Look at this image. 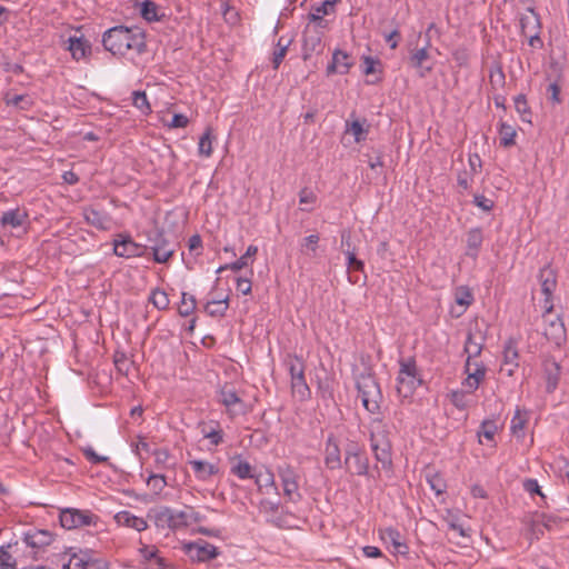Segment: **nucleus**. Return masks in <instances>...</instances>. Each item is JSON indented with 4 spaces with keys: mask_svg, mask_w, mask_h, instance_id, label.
<instances>
[{
    "mask_svg": "<svg viewBox=\"0 0 569 569\" xmlns=\"http://www.w3.org/2000/svg\"><path fill=\"white\" fill-rule=\"evenodd\" d=\"M257 252H258V247L250 244L247 248L246 253L242 254L237 261L219 267L217 272L220 273L228 269H230L232 271H239L249 264V259L254 257L257 254Z\"/></svg>",
    "mask_w": 569,
    "mask_h": 569,
    "instance_id": "nucleus-26",
    "label": "nucleus"
},
{
    "mask_svg": "<svg viewBox=\"0 0 569 569\" xmlns=\"http://www.w3.org/2000/svg\"><path fill=\"white\" fill-rule=\"evenodd\" d=\"M539 279L541 282V291L546 296V306L551 305V296L556 288L557 281L552 269L543 268L540 270Z\"/></svg>",
    "mask_w": 569,
    "mask_h": 569,
    "instance_id": "nucleus-22",
    "label": "nucleus"
},
{
    "mask_svg": "<svg viewBox=\"0 0 569 569\" xmlns=\"http://www.w3.org/2000/svg\"><path fill=\"white\" fill-rule=\"evenodd\" d=\"M325 453V463L327 468L331 470L341 468L342 462L339 442L333 435H330L326 441Z\"/></svg>",
    "mask_w": 569,
    "mask_h": 569,
    "instance_id": "nucleus-15",
    "label": "nucleus"
},
{
    "mask_svg": "<svg viewBox=\"0 0 569 569\" xmlns=\"http://www.w3.org/2000/svg\"><path fill=\"white\" fill-rule=\"evenodd\" d=\"M196 306V298L187 292H182L181 302L178 308L179 315L182 317L190 316L193 313Z\"/></svg>",
    "mask_w": 569,
    "mask_h": 569,
    "instance_id": "nucleus-41",
    "label": "nucleus"
},
{
    "mask_svg": "<svg viewBox=\"0 0 569 569\" xmlns=\"http://www.w3.org/2000/svg\"><path fill=\"white\" fill-rule=\"evenodd\" d=\"M83 217L88 223L91 226L107 230L109 229L110 218L108 214L94 209V208H86L83 210Z\"/></svg>",
    "mask_w": 569,
    "mask_h": 569,
    "instance_id": "nucleus-23",
    "label": "nucleus"
},
{
    "mask_svg": "<svg viewBox=\"0 0 569 569\" xmlns=\"http://www.w3.org/2000/svg\"><path fill=\"white\" fill-rule=\"evenodd\" d=\"M186 553L193 561H208L217 557V548L206 541H197L184 545Z\"/></svg>",
    "mask_w": 569,
    "mask_h": 569,
    "instance_id": "nucleus-13",
    "label": "nucleus"
},
{
    "mask_svg": "<svg viewBox=\"0 0 569 569\" xmlns=\"http://www.w3.org/2000/svg\"><path fill=\"white\" fill-rule=\"evenodd\" d=\"M287 49L283 46H276L273 53H272V67L273 69H278L281 64L282 60L284 59L287 54Z\"/></svg>",
    "mask_w": 569,
    "mask_h": 569,
    "instance_id": "nucleus-62",
    "label": "nucleus"
},
{
    "mask_svg": "<svg viewBox=\"0 0 569 569\" xmlns=\"http://www.w3.org/2000/svg\"><path fill=\"white\" fill-rule=\"evenodd\" d=\"M102 43L107 51L112 54L124 56L128 51L142 53L146 50L143 33L134 28L118 26L110 28L103 33Z\"/></svg>",
    "mask_w": 569,
    "mask_h": 569,
    "instance_id": "nucleus-1",
    "label": "nucleus"
},
{
    "mask_svg": "<svg viewBox=\"0 0 569 569\" xmlns=\"http://www.w3.org/2000/svg\"><path fill=\"white\" fill-rule=\"evenodd\" d=\"M219 402L224 406L230 418L247 413V406L230 386H224L219 392Z\"/></svg>",
    "mask_w": 569,
    "mask_h": 569,
    "instance_id": "nucleus-9",
    "label": "nucleus"
},
{
    "mask_svg": "<svg viewBox=\"0 0 569 569\" xmlns=\"http://www.w3.org/2000/svg\"><path fill=\"white\" fill-rule=\"evenodd\" d=\"M380 538L388 545L392 546L393 551L399 555H406L408 553V546L405 542L401 533L391 527L381 529L380 531Z\"/></svg>",
    "mask_w": 569,
    "mask_h": 569,
    "instance_id": "nucleus-16",
    "label": "nucleus"
},
{
    "mask_svg": "<svg viewBox=\"0 0 569 569\" xmlns=\"http://www.w3.org/2000/svg\"><path fill=\"white\" fill-rule=\"evenodd\" d=\"M319 48H321L320 34L317 31L311 33L309 29H306L303 37V60H308Z\"/></svg>",
    "mask_w": 569,
    "mask_h": 569,
    "instance_id": "nucleus-27",
    "label": "nucleus"
},
{
    "mask_svg": "<svg viewBox=\"0 0 569 569\" xmlns=\"http://www.w3.org/2000/svg\"><path fill=\"white\" fill-rule=\"evenodd\" d=\"M114 520L119 526L136 529L137 531H143L148 528L147 521L132 515L130 511L123 510L114 516Z\"/></svg>",
    "mask_w": 569,
    "mask_h": 569,
    "instance_id": "nucleus-20",
    "label": "nucleus"
},
{
    "mask_svg": "<svg viewBox=\"0 0 569 569\" xmlns=\"http://www.w3.org/2000/svg\"><path fill=\"white\" fill-rule=\"evenodd\" d=\"M149 301L158 309L166 310L169 307L170 300L166 291L156 288L151 291Z\"/></svg>",
    "mask_w": 569,
    "mask_h": 569,
    "instance_id": "nucleus-38",
    "label": "nucleus"
},
{
    "mask_svg": "<svg viewBox=\"0 0 569 569\" xmlns=\"http://www.w3.org/2000/svg\"><path fill=\"white\" fill-rule=\"evenodd\" d=\"M231 472L240 479H250L254 477L250 463L241 459L232 461Z\"/></svg>",
    "mask_w": 569,
    "mask_h": 569,
    "instance_id": "nucleus-35",
    "label": "nucleus"
},
{
    "mask_svg": "<svg viewBox=\"0 0 569 569\" xmlns=\"http://www.w3.org/2000/svg\"><path fill=\"white\" fill-rule=\"evenodd\" d=\"M68 42V50L76 60L84 58L90 52V44L83 38L70 37Z\"/></svg>",
    "mask_w": 569,
    "mask_h": 569,
    "instance_id": "nucleus-28",
    "label": "nucleus"
},
{
    "mask_svg": "<svg viewBox=\"0 0 569 569\" xmlns=\"http://www.w3.org/2000/svg\"><path fill=\"white\" fill-rule=\"evenodd\" d=\"M282 487H283V495L288 498V500L296 501L300 498L299 485H298L297 480L289 481L284 485H282Z\"/></svg>",
    "mask_w": 569,
    "mask_h": 569,
    "instance_id": "nucleus-52",
    "label": "nucleus"
},
{
    "mask_svg": "<svg viewBox=\"0 0 569 569\" xmlns=\"http://www.w3.org/2000/svg\"><path fill=\"white\" fill-rule=\"evenodd\" d=\"M345 466L351 475L366 476L369 471V460L365 452L351 457V459L345 458Z\"/></svg>",
    "mask_w": 569,
    "mask_h": 569,
    "instance_id": "nucleus-21",
    "label": "nucleus"
},
{
    "mask_svg": "<svg viewBox=\"0 0 569 569\" xmlns=\"http://www.w3.org/2000/svg\"><path fill=\"white\" fill-rule=\"evenodd\" d=\"M52 541V535L47 530H30L24 533L22 543L30 549L31 559H37L38 553Z\"/></svg>",
    "mask_w": 569,
    "mask_h": 569,
    "instance_id": "nucleus-12",
    "label": "nucleus"
},
{
    "mask_svg": "<svg viewBox=\"0 0 569 569\" xmlns=\"http://www.w3.org/2000/svg\"><path fill=\"white\" fill-rule=\"evenodd\" d=\"M348 131L353 134L357 142L363 140L367 134V130L363 129L362 124L358 120H355L350 123Z\"/></svg>",
    "mask_w": 569,
    "mask_h": 569,
    "instance_id": "nucleus-55",
    "label": "nucleus"
},
{
    "mask_svg": "<svg viewBox=\"0 0 569 569\" xmlns=\"http://www.w3.org/2000/svg\"><path fill=\"white\" fill-rule=\"evenodd\" d=\"M452 58L459 67H465L469 61V53L465 48H458L452 52Z\"/></svg>",
    "mask_w": 569,
    "mask_h": 569,
    "instance_id": "nucleus-61",
    "label": "nucleus"
},
{
    "mask_svg": "<svg viewBox=\"0 0 569 569\" xmlns=\"http://www.w3.org/2000/svg\"><path fill=\"white\" fill-rule=\"evenodd\" d=\"M473 176L475 174H472L468 170H463L458 173L457 183L461 191H467L470 189Z\"/></svg>",
    "mask_w": 569,
    "mask_h": 569,
    "instance_id": "nucleus-53",
    "label": "nucleus"
},
{
    "mask_svg": "<svg viewBox=\"0 0 569 569\" xmlns=\"http://www.w3.org/2000/svg\"><path fill=\"white\" fill-rule=\"evenodd\" d=\"M487 369H480L477 372H469L467 378L463 381V387L466 388V391L471 393L475 390L478 389L479 385L483 381L486 377Z\"/></svg>",
    "mask_w": 569,
    "mask_h": 569,
    "instance_id": "nucleus-34",
    "label": "nucleus"
},
{
    "mask_svg": "<svg viewBox=\"0 0 569 569\" xmlns=\"http://www.w3.org/2000/svg\"><path fill=\"white\" fill-rule=\"evenodd\" d=\"M428 58H429V54H428V51H427L426 47L416 50L410 56V63H411V66L419 69V76L422 77V78L426 77L427 73H429L431 71V69H432L431 67L423 68V66H422L423 62Z\"/></svg>",
    "mask_w": 569,
    "mask_h": 569,
    "instance_id": "nucleus-31",
    "label": "nucleus"
},
{
    "mask_svg": "<svg viewBox=\"0 0 569 569\" xmlns=\"http://www.w3.org/2000/svg\"><path fill=\"white\" fill-rule=\"evenodd\" d=\"M352 66V61L350 60V57L347 52L341 50H336L332 54V61L327 68V73H340L346 74L348 73L349 69Z\"/></svg>",
    "mask_w": 569,
    "mask_h": 569,
    "instance_id": "nucleus-19",
    "label": "nucleus"
},
{
    "mask_svg": "<svg viewBox=\"0 0 569 569\" xmlns=\"http://www.w3.org/2000/svg\"><path fill=\"white\" fill-rule=\"evenodd\" d=\"M114 366L117 370L121 373L128 375L129 368L131 366V361L126 357L124 353L114 356Z\"/></svg>",
    "mask_w": 569,
    "mask_h": 569,
    "instance_id": "nucleus-56",
    "label": "nucleus"
},
{
    "mask_svg": "<svg viewBox=\"0 0 569 569\" xmlns=\"http://www.w3.org/2000/svg\"><path fill=\"white\" fill-rule=\"evenodd\" d=\"M256 485L259 490L266 495H269L271 491L278 495V488L274 482V476L270 470H266L264 472H259L254 475Z\"/></svg>",
    "mask_w": 569,
    "mask_h": 569,
    "instance_id": "nucleus-25",
    "label": "nucleus"
},
{
    "mask_svg": "<svg viewBox=\"0 0 569 569\" xmlns=\"http://www.w3.org/2000/svg\"><path fill=\"white\" fill-rule=\"evenodd\" d=\"M526 423L527 416L522 413L520 409H517L510 423V430L512 435L517 438H522Z\"/></svg>",
    "mask_w": 569,
    "mask_h": 569,
    "instance_id": "nucleus-37",
    "label": "nucleus"
},
{
    "mask_svg": "<svg viewBox=\"0 0 569 569\" xmlns=\"http://www.w3.org/2000/svg\"><path fill=\"white\" fill-rule=\"evenodd\" d=\"M317 200V196L313 191L305 188L299 193V202L300 204H313Z\"/></svg>",
    "mask_w": 569,
    "mask_h": 569,
    "instance_id": "nucleus-63",
    "label": "nucleus"
},
{
    "mask_svg": "<svg viewBox=\"0 0 569 569\" xmlns=\"http://www.w3.org/2000/svg\"><path fill=\"white\" fill-rule=\"evenodd\" d=\"M7 104H11L14 107H18L22 110H26L30 107L31 100L28 96L24 94H13V96H7L6 98Z\"/></svg>",
    "mask_w": 569,
    "mask_h": 569,
    "instance_id": "nucleus-50",
    "label": "nucleus"
},
{
    "mask_svg": "<svg viewBox=\"0 0 569 569\" xmlns=\"http://www.w3.org/2000/svg\"><path fill=\"white\" fill-rule=\"evenodd\" d=\"M154 492H160L166 487V478L162 475H150L147 481Z\"/></svg>",
    "mask_w": 569,
    "mask_h": 569,
    "instance_id": "nucleus-54",
    "label": "nucleus"
},
{
    "mask_svg": "<svg viewBox=\"0 0 569 569\" xmlns=\"http://www.w3.org/2000/svg\"><path fill=\"white\" fill-rule=\"evenodd\" d=\"M0 226L10 236L21 238L29 230L28 212L20 208L7 210L0 217Z\"/></svg>",
    "mask_w": 569,
    "mask_h": 569,
    "instance_id": "nucleus-6",
    "label": "nucleus"
},
{
    "mask_svg": "<svg viewBox=\"0 0 569 569\" xmlns=\"http://www.w3.org/2000/svg\"><path fill=\"white\" fill-rule=\"evenodd\" d=\"M280 506V501L277 500H270V499H263L260 502V510L268 515H273L278 512Z\"/></svg>",
    "mask_w": 569,
    "mask_h": 569,
    "instance_id": "nucleus-57",
    "label": "nucleus"
},
{
    "mask_svg": "<svg viewBox=\"0 0 569 569\" xmlns=\"http://www.w3.org/2000/svg\"><path fill=\"white\" fill-rule=\"evenodd\" d=\"M497 430L498 427L493 420H485L481 423L480 429L478 431L479 442H481V437L486 438L489 441H492Z\"/></svg>",
    "mask_w": 569,
    "mask_h": 569,
    "instance_id": "nucleus-49",
    "label": "nucleus"
},
{
    "mask_svg": "<svg viewBox=\"0 0 569 569\" xmlns=\"http://www.w3.org/2000/svg\"><path fill=\"white\" fill-rule=\"evenodd\" d=\"M278 476L280 477L282 485L297 480L295 469L287 463L278 467Z\"/></svg>",
    "mask_w": 569,
    "mask_h": 569,
    "instance_id": "nucleus-51",
    "label": "nucleus"
},
{
    "mask_svg": "<svg viewBox=\"0 0 569 569\" xmlns=\"http://www.w3.org/2000/svg\"><path fill=\"white\" fill-rule=\"evenodd\" d=\"M370 446L376 460L381 462L383 468H389L392 463L391 442L382 420L376 419L370 425Z\"/></svg>",
    "mask_w": 569,
    "mask_h": 569,
    "instance_id": "nucleus-2",
    "label": "nucleus"
},
{
    "mask_svg": "<svg viewBox=\"0 0 569 569\" xmlns=\"http://www.w3.org/2000/svg\"><path fill=\"white\" fill-rule=\"evenodd\" d=\"M188 463L191 466L196 478L200 481H209L219 472V468L216 463L206 460L193 459L189 460Z\"/></svg>",
    "mask_w": 569,
    "mask_h": 569,
    "instance_id": "nucleus-18",
    "label": "nucleus"
},
{
    "mask_svg": "<svg viewBox=\"0 0 569 569\" xmlns=\"http://www.w3.org/2000/svg\"><path fill=\"white\" fill-rule=\"evenodd\" d=\"M500 144L505 148L515 144V138L517 136L516 129L506 122H502L499 128Z\"/></svg>",
    "mask_w": 569,
    "mask_h": 569,
    "instance_id": "nucleus-36",
    "label": "nucleus"
},
{
    "mask_svg": "<svg viewBox=\"0 0 569 569\" xmlns=\"http://www.w3.org/2000/svg\"><path fill=\"white\" fill-rule=\"evenodd\" d=\"M481 351L482 343L476 341L473 336L469 333L465 343V352L467 353V359H476L480 356Z\"/></svg>",
    "mask_w": 569,
    "mask_h": 569,
    "instance_id": "nucleus-45",
    "label": "nucleus"
},
{
    "mask_svg": "<svg viewBox=\"0 0 569 569\" xmlns=\"http://www.w3.org/2000/svg\"><path fill=\"white\" fill-rule=\"evenodd\" d=\"M359 397L366 410L376 413L380 409L382 395L378 382L371 376H362L357 382Z\"/></svg>",
    "mask_w": 569,
    "mask_h": 569,
    "instance_id": "nucleus-5",
    "label": "nucleus"
},
{
    "mask_svg": "<svg viewBox=\"0 0 569 569\" xmlns=\"http://www.w3.org/2000/svg\"><path fill=\"white\" fill-rule=\"evenodd\" d=\"M515 107L517 112L520 114L522 121L531 122V112L528 107L526 97L523 94H519L515 98Z\"/></svg>",
    "mask_w": 569,
    "mask_h": 569,
    "instance_id": "nucleus-47",
    "label": "nucleus"
},
{
    "mask_svg": "<svg viewBox=\"0 0 569 569\" xmlns=\"http://www.w3.org/2000/svg\"><path fill=\"white\" fill-rule=\"evenodd\" d=\"M335 1L325 0L320 6L312 7V11L309 13L310 21L321 22L322 17L335 11Z\"/></svg>",
    "mask_w": 569,
    "mask_h": 569,
    "instance_id": "nucleus-32",
    "label": "nucleus"
},
{
    "mask_svg": "<svg viewBox=\"0 0 569 569\" xmlns=\"http://www.w3.org/2000/svg\"><path fill=\"white\" fill-rule=\"evenodd\" d=\"M455 301L461 307V311L457 317L461 316L466 309L472 303L473 296L471 290L467 286H460L455 290Z\"/></svg>",
    "mask_w": 569,
    "mask_h": 569,
    "instance_id": "nucleus-30",
    "label": "nucleus"
},
{
    "mask_svg": "<svg viewBox=\"0 0 569 569\" xmlns=\"http://www.w3.org/2000/svg\"><path fill=\"white\" fill-rule=\"evenodd\" d=\"M212 128L208 127L200 137L198 150L201 156L210 157L212 153Z\"/></svg>",
    "mask_w": 569,
    "mask_h": 569,
    "instance_id": "nucleus-40",
    "label": "nucleus"
},
{
    "mask_svg": "<svg viewBox=\"0 0 569 569\" xmlns=\"http://www.w3.org/2000/svg\"><path fill=\"white\" fill-rule=\"evenodd\" d=\"M520 27L523 36L535 32H540L541 24L539 16L535 12L532 8L528 9V13L521 16L520 18Z\"/></svg>",
    "mask_w": 569,
    "mask_h": 569,
    "instance_id": "nucleus-24",
    "label": "nucleus"
},
{
    "mask_svg": "<svg viewBox=\"0 0 569 569\" xmlns=\"http://www.w3.org/2000/svg\"><path fill=\"white\" fill-rule=\"evenodd\" d=\"M228 296L223 299L212 300L206 305V311L212 317H222L228 309Z\"/></svg>",
    "mask_w": 569,
    "mask_h": 569,
    "instance_id": "nucleus-39",
    "label": "nucleus"
},
{
    "mask_svg": "<svg viewBox=\"0 0 569 569\" xmlns=\"http://www.w3.org/2000/svg\"><path fill=\"white\" fill-rule=\"evenodd\" d=\"M152 518L157 528L172 530L186 527L191 520L197 521L198 519L192 509L176 512L168 507L154 511Z\"/></svg>",
    "mask_w": 569,
    "mask_h": 569,
    "instance_id": "nucleus-3",
    "label": "nucleus"
},
{
    "mask_svg": "<svg viewBox=\"0 0 569 569\" xmlns=\"http://www.w3.org/2000/svg\"><path fill=\"white\" fill-rule=\"evenodd\" d=\"M523 486V489L530 493V495H538L540 496L542 499H545V495L543 492L541 491V488L538 483V481L536 479H526L522 483Z\"/></svg>",
    "mask_w": 569,
    "mask_h": 569,
    "instance_id": "nucleus-58",
    "label": "nucleus"
},
{
    "mask_svg": "<svg viewBox=\"0 0 569 569\" xmlns=\"http://www.w3.org/2000/svg\"><path fill=\"white\" fill-rule=\"evenodd\" d=\"M426 478L436 495H441L446 490V482L438 472L429 470L426 473Z\"/></svg>",
    "mask_w": 569,
    "mask_h": 569,
    "instance_id": "nucleus-42",
    "label": "nucleus"
},
{
    "mask_svg": "<svg viewBox=\"0 0 569 569\" xmlns=\"http://www.w3.org/2000/svg\"><path fill=\"white\" fill-rule=\"evenodd\" d=\"M543 378L546 381V391L553 392L560 380V365L551 358L545 359L542 363Z\"/></svg>",
    "mask_w": 569,
    "mask_h": 569,
    "instance_id": "nucleus-14",
    "label": "nucleus"
},
{
    "mask_svg": "<svg viewBox=\"0 0 569 569\" xmlns=\"http://www.w3.org/2000/svg\"><path fill=\"white\" fill-rule=\"evenodd\" d=\"M291 389L301 400H305L310 395V389L305 380V376L296 377L291 380Z\"/></svg>",
    "mask_w": 569,
    "mask_h": 569,
    "instance_id": "nucleus-43",
    "label": "nucleus"
},
{
    "mask_svg": "<svg viewBox=\"0 0 569 569\" xmlns=\"http://www.w3.org/2000/svg\"><path fill=\"white\" fill-rule=\"evenodd\" d=\"M551 310L552 305L546 306L543 335L549 341L559 346L566 337V329L561 319L558 316L551 315Z\"/></svg>",
    "mask_w": 569,
    "mask_h": 569,
    "instance_id": "nucleus-10",
    "label": "nucleus"
},
{
    "mask_svg": "<svg viewBox=\"0 0 569 569\" xmlns=\"http://www.w3.org/2000/svg\"><path fill=\"white\" fill-rule=\"evenodd\" d=\"M148 242L147 249L152 251L153 259L158 263H166L176 251V243L159 230L149 234Z\"/></svg>",
    "mask_w": 569,
    "mask_h": 569,
    "instance_id": "nucleus-7",
    "label": "nucleus"
},
{
    "mask_svg": "<svg viewBox=\"0 0 569 569\" xmlns=\"http://www.w3.org/2000/svg\"><path fill=\"white\" fill-rule=\"evenodd\" d=\"M519 366V353L516 345L512 341H509L505 346L503 350V360L500 367V371L505 372L507 376L511 377L516 369Z\"/></svg>",
    "mask_w": 569,
    "mask_h": 569,
    "instance_id": "nucleus-17",
    "label": "nucleus"
},
{
    "mask_svg": "<svg viewBox=\"0 0 569 569\" xmlns=\"http://www.w3.org/2000/svg\"><path fill=\"white\" fill-rule=\"evenodd\" d=\"M9 548H13V545L7 547H0V568L1 569H16L17 559L8 551Z\"/></svg>",
    "mask_w": 569,
    "mask_h": 569,
    "instance_id": "nucleus-48",
    "label": "nucleus"
},
{
    "mask_svg": "<svg viewBox=\"0 0 569 569\" xmlns=\"http://www.w3.org/2000/svg\"><path fill=\"white\" fill-rule=\"evenodd\" d=\"M468 162H469V168H470L469 172H471L472 174H477L478 172H480V170L482 168V161H481V158L479 157V154H477V153L469 154Z\"/></svg>",
    "mask_w": 569,
    "mask_h": 569,
    "instance_id": "nucleus-64",
    "label": "nucleus"
},
{
    "mask_svg": "<svg viewBox=\"0 0 569 569\" xmlns=\"http://www.w3.org/2000/svg\"><path fill=\"white\" fill-rule=\"evenodd\" d=\"M399 366L397 392L399 397L406 399L413 393L421 380L418 378L416 361L412 358L401 359Z\"/></svg>",
    "mask_w": 569,
    "mask_h": 569,
    "instance_id": "nucleus-4",
    "label": "nucleus"
},
{
    "mask_svg": "<svg viewBox=\"0 0 569 569\" xmlns=\"http://www.w3.org/2000/svg\"><path fill=\"white\" fill-rule=\"evenodd\" d=\"M319 240L320 238L318 234H310L303 238L301 241V252L307 256L315 257L317 253Z\"/></svg>",
    "mask_w": 569,
    "mask_h": 569,
    "instance_id": "nucleus-46",
    "label": "nucleus"
},
{
    "mask_svg": "<svg viewBox=\"0 0 569 569\" xmlns=\"http://www.w3.org/2000/svg\"><path fill=\"white\" fill-rule=\"evenodd\" d=\"M146 251L147 246L134 242L130 236L119 234L113 241V252L118 257H142Z\"/></svg>",
    "mask_w": 569,
    "mask_h": 569,
    "instance_id": "nucleus-11",
    "label": "nucleus"
},
{
    "mask_svg": "<svg viewBox=\"0 0 569 569\" xmlns=\"http://www.w3.org/2000/svg\"><path fill=\"white\" fill-rule=\"evenodd\" d=\"M137 7H139V11L141 17L151 22V21H158V6L150 0H144L141 3H137Z\"/></svg>",
    "mask_w": 569,
    "mask_h": 569,
    "instance_id": "nucleus-33",
    "label": "nucleus"
},
{
    "mask_svg": "<svg viewBox=\"0 0 569 569\" xmlns=\"http://www.w3.org/2000/svg\"><path fill=\"white\" fill-rule=\"evenodd\" d=\"M132 103L143 114H148L151 112V107L144 91H133Z\"/></svg>",
    "mask_w": 569,
    "mask_h": 569,
    "instance_id": "nucleus-44",
    "label": "nucleus"
},
{
    "mask_svg": "<svg viewBox=\"0 0 569 569\" xmlns=\"http://www.w3.org/2000/svg\"><path fill=\"white\" fill-rule=\"evenodd\" d=\"M450 400L452 405L458 409H466L467 408V401H466V393L465 391H452L450 393Z\"/></svg>",
    "mask_w": 569,
    "mask_h": 569,
    "instance_id": "nucleus-59",
    "label": "nucleus"
},
{
    "mask_svg": "<svg viewBox=\"0 0 569 569\" xmlns=\"http://www.w3.org/2000/svg\"><path fill=\"white\" fill-rule=\"evenodd\" d=\"M97 517L89 510L66 509L60 513V523L63 528L71 530L94 525Z\"/></svg>",
    "mask_w": 569,
    "mask_h": 569,
    "instance_id": "nucleus-8",
    "label": "nucleus"
},
{
    "mask_svg": "<svg viewBox=\"0 0 569 569\" xmlns=\"http://www.w3.org/2000/svg\"><path fill=\"white\" fill-rule=\"evenodd\" d=\"M482 232L480 229H471L467 234V256L476 258L482 244Z\"/></svg>",
    "mask_w": 569,
    "mask_h": 569,
    "instance_id": "nucleus-29",
    "label": "nucleus"
},
{
    "mask_svg": "<svg viewBox=\"0 0 569 569\" xmlns=\"http://www.w3.org/2000/svg\"><path fill=\"white\" fill-rule=\"evenodd\" d=\"M473 203L482 209L483 211L488 212L493 208V201L482 194H475L473 197Z\"/></svg>",
    "mask_w": 569,
    "mask_h": 569,
    "instance_id": "nucleus-60",
    "label": "nucleus"
}]
</instances>
